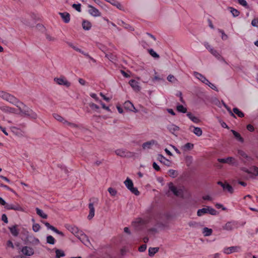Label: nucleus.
Returning a JSON list of instances; mask_svg holds the SVG:
<instances>
[{
    "label": "nucleus",
    "instance_id": "nucleus-8",
    "mask_svg": "<svg viewBox=\"0 0 258 258\" xmlns=\"http://www.w3.org/2000/svg\"><path fill=\"white\" fill-rule=\"evenodd\" d=\"M88 13L92 16L97 17L101 16V13L98 9L90 5H88Z\"/></svg>",
    "mask_w": 258,
    "mask_h": 258
},
{
    "label": "nucleus",
    "instance_id": "nucleus-19",
    "mask_svg": "<svg viewBox=\"0 0 258 258\" xmlns=\"http://www.w3.org/2000/svg\"><path fill=\"white\" fill-rule=\"evenodd\" d=\"M249 174H251L250 177L254 178L255 176H258V167L252 166L250 168Z\"/></svg>",
    "mask_w": 258,
    "mask_h": 258
},
{
    "label": "nucleus",
    "instance_id": "nucleus-18",
    "mask_svg": "<svg viewBox=\"0 0 258 258\" xmlns=\"http://www.w3.org/2000/svg\"><path fill=\"white\" fill-rule=\"evenodd\" d=\"M88 208L89 209V214L88 216V219L91 220L93 218L95 215V209L94 207L93 203H90L89 204Z\"/></svg>",
    "mask_w": 258,
    "mask_h": 258
},
{
    "label": "nucleus",
    "instance_id": "nucleus-46",
    "mask_svg": "<svg viewBox=\"0 0 258 258\" xmlns=\"http://www.w3.org/2000/svg\"><path fill=\"white\" fill-rule=\"evenodd\" d=\"M208 213L212 215H216L217 213V211L210 207L208 206Z\"/></svg>",
    "mask_w": 258,
    "mask_h": 258
},
{
    "label": "nucleus",
    "instance_id": "nucleus-10",
    "mask_svg": "<svg viewBox=\"0 0 258 258\" xmlns=\"http://www.w3.org/2000/svg\"><path fill=\"white\" fill-rule=\"evenodd\" d=\"M239 249L240 247L239 246H231L224 248L223 250V252L225 254H229L234 252H237Z\"/></svg>",
    "mask_w": 258,
    "mask_h": 258
},
{
    "label": "nucleus",
    "instance_id": "nucleus-42",
    "mask_svg": "<svg viewBox=\"0 0 258 258\" xmlns=\"http://www.w3.org/2000/svg\"><path fill=\"white\" fill-rule=\"evenodd\" d=\"M176 109L178 112L182 113H185L187 111V109L182 105H178Z\"/></svg>",
    "mask_w": 258,
    "mask_h": 258
},
{
    "label": "nucleus",
    "instance_id": "nucleus-16",
    "mask_svg": "<svg viewBox=\"0 0 258 258\" xmlns=\"http://www.w3.org/2000/svg\"><path fill=\"white\" fill-rule=\"evenodd\" d=\"M238 155L239 156L241 159H244V162L250 161L251 158L247 155V154L242 150L238 151Z\"/></svg>",
    "mask_w": 258,
    "mask_h": 258
},
{
    "label": "nucleus",
    "instance_id": "nucleus-52",
    "mask_svg": "<svg viewBox=\"0 0 258 258\" xmlns=\"http://www.w3.org/2000/svg\"><path fill=\"white\" fill-rule=\"evenodd\" d=\"M218 31L222 34L221 38L222 40H226L228 39V36L224 33L223 30L221 29H218Z\"/></svg>",
    "mask_w": 258,
    "mask_h": 258
},
{
    "label": "nucleus",
    "instance_id": "nucleus-41",
    "mask_svg": "<svg viewBox=\"0 0 258 258\" xmlns=\"http://www.w3.org/2000/svg\"><path fill=\"white\" fill-rule=\"evenodd\" d=\"M169 175L173 178L176 177L178 175V172L173 169H170L168 170Z\"/></svg>",
    "mask_w": 258,
    "mask_h": 258
},
{
    "label": "nucleus",
    "instance_id": "nucleus-26",
    "mask_svg": "<svg viewBox=\"0 0 258 258\" xmlns=\"http://www.w3.org/2000/svg\"><path fill=\"white\" fill-rule=\"evenodd\" d=\"M155 142L154 140L145 142L142 145V147L144 149H150L151 146L155 144Z\"/></svg>",
    "mask_w": 258,
    "mask_h": 258
},
{
    "label": "nucleus",
    "instance_id": "nucleus-28",
    "mask_svg": "<svg viewBox=\"0 0 258 258\" xmlns=\"http://www.w3.org/2000/svg\"><path fill=\"white\" fill-rule=\"evenodd\" d=\"M124 107L125 108L131 111H133V109H135L134 105L129 101L125 102Z\"/></svg>",
    "mask_w": 258,
    "mask_h": 258
},
{
    "label": "nucleus",
    "instance_id": "nucleus-30",
    "mask_svg": "<svg viewBox=\"0 0 258 258\" xmlns=\"http://www.w3.org/2000/svg\"><path fill=\"white\" fill-rule=\"evenodd\" d=\"M36 212L38 215H39L40 217L43 219H47V214H45L43 211L40 209L36 208Z\"/></svg>",
    "mask_w": 258,
    "mask_h": 258
},
{
    "label": "nucleus",
    "instance_id": "nucleus-12",
    "mask_svg": "<svg viewBox=\"0 0 258 258\" xmlns=\"http://www.w3.org/2000/svg\"><path fill=\"white\" fill-rule=\"evenodd\" d=\"M5 208L7 210H14L15 211H22V208L18 204L14 205V204H8L5 207Z\"/></svg>",
    "mask_w": 258,
    "mask_h": 258
},
{
    "label": "nucleus",
    "instance_id": "nucleus-48",
    "mask_svg": "<svg viewBox=\"0 0 258 258\" xmlns=\"http://www.w3.org/2000/svg\"><path fill=\"white\" fill-rule=\"evenodd\" d=\"M205 84L208 85L209 87H210L212 89H213L216 91H217V92L218 91V90L217 88L216 87V86L214 84L210 82L209 81V80L208 81V82H207Z\"/></svg>",
    "mask_w": 258,
    "mask_h": 258
},
{
    "label": "nucleus",
    "instance_id": "nucleus-15",
    "mask_svg": "<svg viewBox=\"0 0 258 258\" xmlns=\"http://www.w3.org/2000/svg\"><path fill=\"white\" fill-rule=\"evenodd\" d=\"M139 83L138 82L134 79H132L129 81V84L136 91H139L141 89V87L139 86Z\"/></svg>",
    "mask_w": 258,
    "mask_h": 258
},
{
    "label": "nucleus",
    "instance_id": "nucleus-25",
    "mask_svg": "<svg viewBox=\"0 0 258 258\" xmlns=\"http://www.w3.org/2000/svg\"><path fill=\"white\" fill-rule=\"evenodd\" d=\"M91 23L87 20H84L82 23L83 28L85 30H89L91 28Z\"/></svg>",
    "mask_w": 258,
    "mask_h": 258
},
{
    "label": "nucleus",
    "instance_id": "nucleus-61",
    "mask_svg": "<svg viewBox=\"0 0 258 258\" xmlns=\"http://www.w3.org/2000/svg\"><path fill=\"white\" fill-rule=\"evenodd\" d=\"M46 39L48 40V41H53L55 40V38L50 36V35L49 34H46Z\"/></svg>",
    "mask_w": 258,
    "mask_h": 258
},
{
    "label": "nucleus",
    "instance_id": "nucleus-43",
    "mask_svg": "<svg viewBox=\"0 0 258 258\" xmlns=\"http://www.w3.org/2000/svg\"><path fill=\"white\" fill-rule=\"evenodd\" d=\"M53 116L54 118L56 119L57 120L63 123V122H64V120H66L62 116L59 115L58 114L54 113L53 114Z\"/></svg>",
    "mask_w": 258,
    "mask_h": 258
},
{
    "label": "nucleus",
    "instance_id": "nucleus-6",
    "mask_svg": "<svg viewBox=\"0 0 258 258\" xmlns=\"http://www.w3.org/2000/svg\"><path fill=\"white\" fill-rule=\"evenodd\" d=\"M218 161L220 163H227L230 165H235L236 163L235 159L232 157H228L226 158H218Z\"/></svg>",
    "mask_w": 258,
    "mask_h": 258
},
{
    "label": "nucleus",
    "instance_id": "nucleus-37",
    "mask_svg": "<svg viewBox=\"0 0 258 258\" xmlns=\"http://www.w3.org/2000/svg\"><path fill=\"white\" fill-rule=\"evenodd\" d=\"M125 151L126 150L123 149H117L115 150V153L117 156H120L121 157H125Z\"/></svg>",
    "mask_w": 258,
    "mask_h": 258
},
{
    "label": "nucleus",
    "instance_id": "nucleus-47",
    "mask_svg": "<svg viewBox=\"0 0 258 258\" xmlns=\"http://www.w3.org/2000/svg\"><path fill=\"white\" fill-rule=\"evenodd\" d=\"M149 52L150 54L155 58H158L159 57V55L154 51L152 49H150L149 50Z\"/></svg>",
    "mask_w": 258,
    "mask_h": 258
},
{
    "label": "nucleus",
    "instance_id": "nucleus-22",
    "mask_svg": "<svg viewBox=\"0 0 258 258\" xmlns=\"http://www.w3.org/2000/svg\"><path fill=\"white\" fill-rule=\"evenodd\" d=\"M167 128L168 131L172 134H174L176 132L179 131V127L174 124H169Z\"/></svg>",
    "mask_w": 258,
    "mask_h": 258
},
{
    "label": "nucleus",
    "instance_id": "nucleus-29",
    "mask_svg": "<svg viewBox=\"0 0 258 258\" xmlns=\"http://www.w3.org/2000/svg\"><path fill=\"white\" fill-rule=\"evenodd\" d=\"M186 115L191 120H192L195 123H198L200 121V119L198 117L194 116L190 112H188Z\"/></svg>",
    "mask_w": 258,
    "mask_h": 258
},
{
    "label": "nucleus",
    "instance_id": "nucleus-34",
    "mask_svg": "<svg viewBox=\"0 0 258 258\" xmlns=\"http://www.w3.org/2000/svg\"><path fill=\"white\" fill-rule=\"evenodd\" d=\"M223 188L224 190H227L230 194H232L234 191L232 186L227 183H225V184Z\"/></svg>",
    "mask_w": 258,
    "mask_h": 258
},
{
    "label": "nucleus",
    "instance_id": "nucleus-44",
    "mask_svg": "<svg viewBox=\"0 0 258 258\" xmlns=\"http://www.w3.org/2000/svg\"><path fill=\"white\" fill-rule=\"evenodd\" d=\"M211 53L213 54L217 59L221 58V54L215 49H211Z\"/></svg>",
    "mask_w": 258,
    "mask_h": 258
},
{
    "label": "nucleus",
    "instance_id": "nucleus-59",
    "mask_svg": "<svg viewBox=\"0 0 258 258\" xmlns=\"http://www.w3.org/2000/svg\"><path fill=\"white\" fill-rule=\"evenodd\" d=\"M146 248H147V245L146 244H143L139 247V250L140 252H144L146 250Z\"/></svg>",
    "mask_w": 258,
    "mask_h": 258
},
{
    "label": "nucleus",
    "instance_id": "nucleus-33",
    "mask_svg": "<svg viewBox=\"0 0 258 258\" xmlns=\"http://www.w3.org/2000/svg\"><path fill=\"white\" fill-rule=\"evenodd\" d=\"M158 250V247H150L149 248V255L150 256H153Z\"/></svg>",
    "mask_w": 258,
    "mask_h": 258
},
{
    "label": "nucleus",
    "instance_id": "nucleus-31",
    "mask_svg": "<svg viewBox=\"0 0 258 258\" xmlns=\"http://www.w3.org/2000/svg\"><path fill=\"white\" fill-rule=\"evenodd\" d=\"M213 230L212 229L205 227L203 229V233L205 236H210L212 234Z\"/></svg>",
    "mask_w": 258,
    "mask_h": 258
},
{
    "label": "nucleus",
    "instance_id": "nucleus-54",
    "mask_svg": "<svg viewBox=\"0 0 258 258\" xmlns=\"http://www.w3.org/2000/svg\"><path fill=\"white\" fill-rule=\"evenodd\" d=\"M40 228V226L38 224H34L33 225L32 229L34 231L38 232Z\"/></svg>",
    "mask_w": 258,
    "mask_h": 258
},
{
    "label": "nucleus",
    "instance_id": "nucleus-21",
    "mask_svg": "<svg viewBox=\"0 0 258 258\" xmlns=\"http://www.w3.org/2000/svg\"><path fill=\"white\" fill-rule=\"evenodd\" d=\"M59 15L61 16L64 23H68L70 21V15L67 12L59 13Z\"/></svg>",
    "mask_w": 258,
    "mask_h": 258
},
{
    "label": "nucleus",
    "instance_id": "nucleus-14",
    "mask_svg": "<svg viewBox=\"0 0 258 258\" xmlns=\"http://www.w3.org/2000/svg\"><path fill=\"white\" fill-rule=\"evenodd\" d=\"M0 109L5 113H14L16 112V109L14 108L9 107L7 106H0Z\"/></svg>",
    "mask_w": 258,
    "mask_h": 258
},
{
    "label": "nucleus",
    "instance_id": "nucleus-50",
    "mask_svg": "<svg viewBox=\"0 0 258 258\" xmlns=\"http://www.w3.org/2000/svg\"><path fill=\"white\" fill-rule=\"evenodd\" d=\"M72 7L75 9L76 11H77L79 12H81V5L80 4H74L72 5Z\"/></svg>",
    "mask_w": 258,
    "mask_h": 258
},
{
    "label": "nucleus",
    "instance_id": "nucleus-1",
    "mask_svg": "<svg viewBox=\"0 0 258 258\" xmlns=\"http://www.w3.org/2000/svg\"><path fill=\"white\" fill-rule=\"evenodd\" d=\"M0 97L17 107L22 114L32 119L37 118V115L35 112L13 95L0 90Z\"/></svg>",
    "mask_w": 258,
    "mask_h": 258
},
{
    "label": "nucleus",
    "instance_id": "nucleus-4",
    "mask_svg": "<svg viewBox=\"0 0 258 258\" xmlns=\"http://www.w3.org/2000/svg\"><path fill=\"white\" fill-rule=\"evenodd\" d=\"M124 183L126 187L134 194L136 196H138L140 194V192L136 187H134V184L131 179L129 178H127L124 181Z\"/></svg>",
    "mask_w": 258,
    "mask_h": 258
},
{
    "label": "nucleus",
    "instance_id": "nucleus-5",
    "mask_svg": "<svg viewBox=\"0 0 258 258\" xmlns=\"http://www.w3.org/2000/svg\"><path fill=\"white\" fill-rule=\"evenodd\" d=\"M238 227V223L235 221H231L227 222L224 226L223 229L227 231H232L235 228Z\"/></svg>",
    "mask_w": 258,
    "mask_h": 258
},
{
    "label": "nucleus",
    "instance_id": "nucleus-62",
    "mask_svg": "<svg viewBox=\"0 0 258 258\" xmlns=\"http://www.w3.org/2000/svg\"><path fill=\"white\" fill-rule=\"evenodd\" d=\"M2 220L5 223H8V218L6 214H4L2 216Z\"/></svg>",
    "mask_w": 258,
    "mask_h": 258
},
{
    "label": "nucleus",
    "instance_id": "nucleus-17",
    "mask_svg": "<svg viewBox=\"0 0 258 258\" xmlns=\"http://www.w3.org/2000/svg\"><path fill=\"white\" fill-rule=\"evenodd\" d=\"M194 75L196 78L200 80L202 83L206 84L207 82H208V80L202 74L198 72H195L194 73Z\"/></svg>",
    "mask_w": 258,
    "mask_h": 258
},
{
    "label": "nucleus",
    "instance_id": "nucleus-24",
    "mask_svg": "<svg viewBox=\"0 0 258 258\" xmlns=\"http://www.w3.org/2000/svg\"><path fill=\"white\" fill-rule=\"evenodd\" d=\"M192 127L194 128V130L192 131V132H193L196 136H197L198 137H200L201 136H202L203 132L200 127H195L193 126H190V128Z\"/></svg>",
    "mask_w": 258,
    "mask_h": 258
},
{
    "label": "nucleus",
    "instance_id": "nucleus-57",
    "mask_svg": "<svg viewBox=\"0 0 258 258\" xmlns=\"http://www.w3.org/2000/svg\"><path fill=\"white\" fill-rule=\"evenodd\" d=\"M238 3L243 7H247L248 6L247 3L245 0H237Z\"/></svg>",
    "mask_w": 258,
    "mask_h": 258
},
{
    "label": "nucleus",
    "instance_id": "nucleus-27",
    "mask_svg": "<svg viewBox=\"0 0 258 258\" xmlns=\"http://www.w3.org/2000/svg\"><path fill=\"white\" fill-rule=\"evenodd\" d=\"M231 131L233 133L234 137L237 139V140H238L241 143H243L244 142L243 138L241 137L240 135L238 133L233 130H232Z\"/></svg>",
    "mask_w": 258,
    "mask_h": 258
},
{
    "label": "nucleus",
    "instance_id": "nucleus-3",
    "mask_svg": "<svg viewBox=\"0 0 258 258\" xmlns=\"http://www.w3.org/2000/svg\"><path fill=\"white\" fill-rule=\"evenodd\" d=\"M148 223L146 220L138 218L132 222V226L137 230L142 229L145 225Z\"/></svg>",
    "mask_w": 258,
    "mask_h": 258
},
{
    "label": "nucleus",
    "instance_id": "nucleus-60",
    "mask_svg": "<svg viewBox=\"0 0 258 258\" xmlns=\"http://www.w3.org/2000/svg\"><path fill=\"white\" fill-rule=\"evenodd\" d=\"M251 25L253 27H258V20L256 19H254L251 21Z\"/></svg>",
    "mask_w": 258,
    "mask_h": 258
},
{
    "label": "nucleus",
    "instance_id": "nucleus-23",
    "mask_svg": "<svg viewBox=\"0 0 258 258\" xmlns=\"http://www.w3.org/2000/svg\"><path fill=\"white\" fill-rule=\"evenodd\" d=\"M17 225H15L9 228L11 234L15 237L17 236L19 233V230L17 229Z\"/></svg>",
    "mask_w": 258,
    "mask_h": 258
},
{
    "label": "nucleus",
    "instance_id": "nucleus-64",
    "mask_svg": "<svg viewBox=\"0 0 258 258\" xmlns=\"http://www.w3.org/2000/svg\"><path fill=\"white\" fill-rule=\"evenodd\" d=\"M89 106L90 107L92 108V109H98L99 108V107L96 105V104L95 103H90L89 104Z\"/></svg>",
    "mask_w": 258,
    "mask_h": 258
},
{
    "label": "nucleus",
    "instance_id": "nucleus-56",
    "mask_svg": "<svg viewBox=\"0 0 258 258\" xmlns=\"http://www.w3.org/2000/svg\"><path fill=\"white\" fill-rule=\"evenodd\" d=\"M188 224L190 227H197L199 225L198 223L194 221L189 222Z\"/></svg>",
    "mask_w": 258,
    "mask_h": 258
},
{
    "label": "nucleus",
    "instance_id": "nucleus-32",
    "mask_svg": "<svg viewBox=\"0 0 258 258\" xmlns=\"http://www.w3.org/2000/svg\"><path fill=\"white\" fill-rule=\"evenodd\" d=\"M208 209V206L205 208H203L202 209L198 210V212H197V215L198 216H202L208 213V209Z\"/></svg>",
    "mask_w": 258,
    "mask_h": 258
},
{
    "label": "nucleus",
    "instance_id": "nucleus-39",
    "mask_svg": "<svg viewBox=\"0 0 258 258\" xmlns=\"http://www.w3.org/2000/svg\"><path fill=\"white\" fill-rule=\"evenodd\" d=\"M233 111L234 113L237 114L239 117H244V113L241 111L239 109L237 108H234L233 109Z\"/></svg>",
    "mask_w": 258,
    "mask_h": 258
},
{
    "label": "nucleus",
    "instance_id": "nucleus-55",
    "mask_svg": "<svg viewBox=\"0 0 258 258\" xmlns=\"http://www.w3.org/2000/svg\"><path fill=\"white\" fill-rule=\"evenodd\" d=\"M63 124L69 125V126H71V127H76L77 126V125L76 124L70 122L68 121L67 120H64V122H63Z\"/></svg>",
    "mask_w": 258,
    "mask_h": 258
},
{
    "label": "nucleus",
    "instance_id": "nucleus-49",
    "mask_svg": "<svg viewBox=\"0 0 258 258\" xmlns=\"http://www.w3.org/2000/svg\"><path fill=\"white\" fill-rule=\"evenodd\" d=\"M167 79L169 82L171 83H175L177 81L175 77L172 75H168Z\"/></svg>",
    "mask_w": 258,
    "mask_h": 258
},
{
    "label": "nucleus",
    "instance_id": "nucleus-9",
    "mask_svg": "<svg viewBox=\"0 0 258 258\" xmlns=\"http://www.w3.org/2000/svg\"><path fill=\"white\" fill-rule=\"evenodd\" d=\"M168 186L169 190L172 191L174 195L179 196L182 195V190L180 189H177L176 187L173 185L172 182L169 183Z\"/></svg>",
    "mask_w": 258,
    "mask_h": 258
},
{
    "label": "nucleus",
    "instance_id": "nucleus-20",
    "mask_svg": "<svg viewBox=\"0 0 258 258\" xmlns=\"http://www.w3.org/2000/svg\"><path fill=\"white\" fill-rule=\"evenodd\" d=\"M157 160L167 166H170V161L166 159L163 155L161 154L158 155Z\"/></svg>",
    "mask_w": 258,
    "mask_h": 258
},
{
    "label": "nucleus",
    "instance_id": "nucleus-35",
    "mask_svg": "<svg viewBox=\"0 0 258 258\" xmlns=\"http://www.w3.org/2000/svg\"><path fill=\"white\" fill-rule=\"evenodd\" d=\"M55 257L56 258H60V257H62L65 256V253L64 251L62 250L56 249L55 250Z\"/></svg>",
    "mask_w": 258,
    "mask_h": 258
},
{
    "label": "nucleus",
    "instance_id": "nucleus-38",
    "mask_svg": "<svg viewBox=\"0 0 258 258\" xmlns=\"http://www.w3.org/2000/svg\"><path fill=\"white\" fill-rule=\"evenodd\" d=\"M121 24H120V25H121L122 27H123L125 29H126L129 31H133L134 30V28L130 25L126 24L123 21H121Z\"/></svg>",
    "mask_w": 258,
    "mask_h": 258
},
{
    "label": "nucleus",
    "instance_id": "nucleus-40",
    "mask_svg": "<svg viewBox=\"0 0 258 258\" xmlns=\"http://www.w3.org/2000/svg\"><path fill=\"white\" fill-rule=\"evenodd\" d=\"M46 242L49 244H54L55 242V240L53 236L48 235L46 237Z\"/></svg>",
    "mask_w": 258,
    "mask_h": 258
},
{
    "label": "nucleus",
    "instance_id": "nucleus-63",
    "mask_svg": "<svg viewBox=\"0 0 258 258\" xmlns=\"http://www.w3.org/2000/svg\"><path fill=\"white\" fill-rule=\"evenodd\" d=\"M204 45L205 47L211 52V49H214L213 47H212L210 45L208 42H205L204 43Z\"/></svg>",
    "mask_w": 258,
    "mask_h": 258
},
{
    "label": "nucleus",
    "instance_id": "nucleus-7",
    "mask_svg": "<svg viewBox=\"0 0 258 258\" xmlns=\"http://www.w3.org/2000/svg\"><path fill=\"white\" fill-rule=\"evenodd\" d=\"M54 81L59 85H63L67 87H69L71 86V83L64 77L55 78L54 79Z\"/></svg>",
    "mask_w": 258,
    "mask_h": 258
},
{
    "label": "nucleus",
    "instance_id": "nucleus-13",
    "mask_svg": "<svg viewBox=\"0 0 258 258\" xmlns=\"http://www.w3.org/2000/svg\"><path fill=\"white\" fill-rule=\"evenodd\" d=\"M43 223L48 229H51L52 231H53L54 232H55L56 233L61 235V236H64V234L62 232L59 231L55 227L51 225L48 222H43Z\"/></svg>",
    "mask_w": 258,
    "mask_h": 258
},
{
    "label": "nucleus",
    "instance_id": "nucleus-58",
    "mask_svg": "<svg viewBox=\"0 0 258 258\" xmlns=\"http://www.w3.org/2000/svg\"><path fill=\"white\" fill-rule=\"evenodd\" d=\"M125 157L131 158V157H134V153H132V152H130L127 151H125Z\"/></svg>",
    "mask_w": 258,
    "mask_h": 258
},
{
    "label": "nucleus",
    "instance_id": "nucleus-11",
    "mask_svg": "<svg viewBox=\"0 0 258 258\" xmlns=\"http://www.w3.org/2000/svg\"><path fill=\"white\" fill-rule=\"evenodd\" d=\"M21 251L23 254L27 256L32 255L34 252L32 248L27 246L23 247Z\"/></svg>",
    "mask_w": 258,
    "mask_h": 258
},
{
    "label": "nucleus",
    "instance_id": "nucleus-51",
    "mask_svg": "<svg viewBox=\"0 0 258 258\" xmlns=\"http://www.w3.org/2000/svg\"><path fill=\"white\" fill-rule=\"evenodd\" d=\"M230 9H231L230 12L234 17H237L239 15V12L236 9L232 8H230Z\"/></svg>",
    "mask_w": 258,
    "mask_h": 258
},
{
    "label": "nucleus",
    "instance_id": "nucleus-45",
    "mask_svg": "<svg viewBox=\"0 0 258 258\" xmlns=\"http://www.w3.org/2000/svg\"><path fill=\"white\" fill-rule=\"evenodd\" d=\"M193 148H194V144L190 143H187L185 144L184 145V146H183V149L185 150H190L192 149Z\"/></svg>",
    "mask_w": 258,
    "mask_h": 258
},
{
    "label": "nucleus",
    "instance_id": "nucleus-53",
    "mask_svg": "<svg viewBox=\"0 0 258 258\" xmlns=\"http://www.w3.org/2000/svg\"><path fill=\"white\" fill-rule=\"evenodd\" d=\"M108 191L110 194V195L112 196H115L117 193L116 190L112 187L108 188Z\"/></svg>",
    "mask_w": 258,
    "mask_h": 258
},
{
    "label": "nucleus",
    "instance_id": "nucleus-2",
    "mask_svg": "<svg viewBox=\"0 0 258 258\" xmlns=\"http://www.w3.org/2000/svg\"><path fill=\"white\" fill-rule=\"evenodd\" d=\"M66 228L69 231L79 238H81V237L86 236L84 233L82 231L79 230L76 226L68 225L66 226Z\"/></svg>",
    "mask_w": 258,
    "mask_h": 258
},
{
    "label": "nucleus",
    "instance_id": "nucleus-36",
    "mask_svg": "<svg viewBox=\"0 0 258 258\" xmlns=\"http://www.w3.org/2000/svg\"><path fill=\"white\" fill-rule=\"evenodd\" d=\"M105 57H107L109 60L113 62L116 60V56L115 55L112 53H106Z\"/></svg>",
    "mask_w": 258,
    "mask_h": 258
}]
</instances>
